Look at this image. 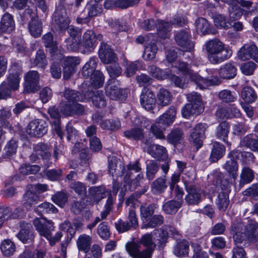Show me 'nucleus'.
<instances>
[{"instance_id": "obj_1", "label": "nucleus", "mask_w": 258, "mask_h": 258, "mask_svg": "<svg viewBox=\"0 0 258 258\" xmlns=\"http://www.w3.org/2000/svg\"><path fill=\"white\" fill-rule=\"evenodd\" d=\"M243 225L241 223H233L231 227V233L236 243L245 245L247 241L254 242L258 240V225L254 220H249L245 226L244 232H241Z\"/></svg>"}, {"instance_id": "obj_2", "label": "nucleus", "mask_w": 258, "mask_h": 258, "mask_svg": "<svg viewBox=\"0 0 258 258\" xmlns=\"http://www.w3.org/2000/svg\"><path fill=\"white\" fill-rule=\"evenodd\" d=\"M206 50L209 60L213 64L220 63L229 59L232 51L218 39L208 41L206 44Z\"/></svg>"}, {"instance_id": "obj_3", "label": "nucleus", "mask_w": 258, "mask_h": 258, "mask_svg": "<svg viewBox=\"0 0 258 258\" xmlns=\"http://www.w3.org/2000/svg\"><path fill=\"white\" fill-rule=\"evenodd\" d=\"M184 184L187 192L184 198L186 203L189 205H198L202 199L200 189L196 186L192 179H184Z\"/></svg>"}, {"instance_id": "obj_4", "label": "nucleus", "mask_w": 258, "mask_h": 258, "mask_svg": "<svg viewBox=\"0 0 258 258\" xmlns=\"http://www.w3.org/2000/svg\"><path fill=\"white\" fill-rule=\"evenodd\" d=\"M105 93L107 96L112 100L124 101L127 95L125 90L120 88L119 83L117 80L109 79L108 84L105 88Z\"/></svg>"}, {"instance_id": "obj_5", "label": "nucleus", "mask_w": 258, "mask_h": 258, "mask_svg": "<svg viewBox=\"0 0 258 258\" xmlns=\"http://www.w3.org/2000/svg\"><path fill=\"white\" fill-rule=\"evenodd\" d=\"M208 126L206 123H199L193 128L189 137V141L197 149L199 150L203 145L205 139V132Z\"/></svg>"}, {"instance_id": "obj_6", "label": "nucleus", "mask_w": 258, "mask_h": 258, "mask_svg": "<svg viewBox=\"0 0 258 258\" xmlns=\"http://www.w3.org/2000/svg\"><path fill=\"white\" fill-rule=\"evenodd\" d=\"M48 125L43 119H35L30 121L26 127V133L31 137L40 138L47 132Z\"/></svg>"}, {"instance_id": "obj_7", "label": "nucleus", "mask_w": 258, "mask_h": 258, "mask_svg": "<svg viewBox=\"0 0 258 258\" xmlns=\"http://www.w3.org/2000/svg\"><path fill=\"white\" fill-rule=\"evenodd\" d=\"M33 225L39 234L45 238H50L52 232L54 230L53 223L45 218H36L33 220Z\"/></svg>"}, {"instance_id": "obj_8", "label": "nucleus", "mask_w": 258, "mask_h": 258, "mask_svg": "<svg viewBox=\"0 0 258 258\" xmlns=\"http://www.w3.org/2000/svg\"><path fill=\"white\" fill-rule=\"evenodd\" d=\"M60 111L65 116H80L85 113V107L78 102L69 104L66 101H61L59 103Z\"/></svg>"}, {"instance_id": "obj_9", "label": "nucleus", "mask_w": 258, "mask_h": 258, "mask_svg": "<svg viewBox=\"0 0 258 258\" xmlns=\"http://www.w3.org/2000/svg\"><path fill=\"white\" fill-rule=\"evenodd\" d=\"M142 147L145 151L154 158L160 160L167 157V150L165 147L158 145L152 144L149 140L143 141Z\"/></svg>"}, {"instance_id": "obj_10", "label": "nucleus", "mask_w": 258, "mask_h": 258, "mask_svg": "<svg viewBox=\"0 0 258 258\" xmlns=\"http://www.w3.org/2000/svg\"><path fill=\"white\" fill-rule=\"evenodd\" d=\"M190 33L185 30H180L174 34V40L177 45L180 46L183 51H190L194 47L191 40Z\"/></svg>"}, {"instance_id": "obj_11", "label": "nucleus", "mask_w": 258, "mask_h": 258, "mask_svg": "<svg viewBox=\"0 0 258 258\" xmlns=\"http://www.w3.org/2000/svg\"><path fill=\"white\" fill-rule=\"evenodd\" d=\"M125 247L129 254L133 258H151L153 252L152 248H146L141 251V244L135 242L127 243Z\"/></svg>"}, {"instance_id": "obj_12", "label": "nucleus", "mask_w": 258, "mask_h": 258, "mask_svg": "<svg viewBox=\"0 0 258 258\" xmlns=\"http://www.w3.org/2000/svg\"><path fill=\"white\" fill-rule=\"evenodd\" d=\"M40 76L37 71H30L25 76V90L28 93L35 92L39 87Z\"/></svg>"}, {"instance_id": "obj_13", "label": "nucleus", "mask_w": 258, "mask_h": 258, "mask_svg": "<svg viewBox=\"0 0 258 258\" xmlns=\"http://www.w3.org/2000/svg\"><path fill=\"white\" fill-rule=\"evenodd\" d=\"M98 54L101 61L104 64L113 63L117 60V57L113 50L104 42L101 43Z\"/></svg>"}, {"instance_id": "obj_14", "label": "nucleus", "mask_w": 258, "mask_h": 258, "mask_svg": "<svg viewBox=\"0 0 258 258\" xmlns=\"http://www.w3.org/2000/svg\"><path fill=\"white\" fill-rule=\"evenodd\" d=\"M215 25L218 28L227 29L233 27L236 31H241L243 29L241 22H235L231 17H214Z\"/></svg>"}, {"instance_id": "obj_15", "label": "nucleus", "mask_w": 258, "mask_h": 258, "mask_svg": "<svg viewBox=\"0 0 258 258\" xmlns=\"http://www.w3.org/2000/svg\"><path fill=\"white\" fill-rule=\"evenodd\" d=\"M241 114L239 109L234 105H231L227 107L218 109L216 113V116L219 121H221L226 118H238L240 117Z\"/></svg>"}, {"instance_id": "obj_16", "label": "nucleus", "mask_w": 258, "mask_h": 258, "mask_svg": "<svg viewBox=\"0 0 258 258\" xmlns=\"http://www.w3.org/2000/svg\"><path fill=\"white\" fill-rule=\"evenodd\" d=\"M96 34L92 30H87L83 35L80 46L82 47L83 53H89L93 51L95 47Z\"/></svg>"}, {"instance_id": "obj_17", "label": "nucleus", "mask_w": 258, "mask_h": 258, "mask_svg": "<svg viewBox=\"0 0 258 258\" xmlns=\"http://www.w3.org/2000/svg\"><path fill=\"white\" fill-rule=\"evenodd\" d=\"M238 56L243 61L252 58L258 63V48L254 44L244 45L239 50Z\"/></svg>"}, {"instance_id": "obj_18", "label": "nucleus", "mask_w": 258, "mask_h": 258, "mask_svg": "<svg viewBox=\"0 0 258 258\" xmlns=\"http://www.w3.org/2000/svg\"><path fill=\"white\" fill-rule=\"evenodd\" d=\"M140 103L146 110H152L156 105V98L153 92L149 89H144L140 95Z\"/></svg>"}, {"instance_id": "obj_19", "label": "nucleus", "mask_w": 258, "mask_h": 258, "mask_svg": "<svg viewBox=\"0 0 258 258\" xmlns=\"http://www.w3.org/2000/svg\"><path fill=\"white\" fill-rule=\"evenodd\" d=\"M48 112L51 118V123L55 133L60 139H62L64 134L60 126V115L58 109L54 106L50 107L48 109Z\"/></svg>"}, {"instance_id": "obj_20", "label": "nucleus", "mask_w": 258, "mask_h": 258, "mask_svg": "<svg viewBox=\"0 0 258 258\" xmlns=\"http://www.w3.org/2000/svg\"><path fill=\"white\" fill-rule=\"evenodd\" d=\"M20 230L16 235L17 238L23 243L32 242L34 235L31 225L23 222L20 224Z\"/></svg>"}, {"instance_id": "obj_21", "label": "nucleus", "mask_w": 258, "mask_h": 258, "mask_svg": "<svg viewBox=\"0 0 258 258\" xmlns=\"http://www.w3.org/2000/svg\"><path fill=\"white\" fill-rule=\"evenodd\" d=\"M42 41L44 46L49 49L50 53L54 57V59H60L61 58V54L59 53L57 44L55 41H53V35L51 33H48L44 35L42 37Z\"/></svg>"}, {"instance_id": "obj_22", "label": "nucleus", "mask_w": 258, "mask_h": 258, "mask_svg": "<svg viewBox=\"0 0 258 258\" xmlns=\"http://www.w3.org/2000/svg\"><path fill=\"white\" fill-rule=\"evenodd\" d=\"M64 100L61 101H66L69 104H73L78 102H83L86 99L85 96L81 94L80 92L71 89H66L63 93Z\"/></svg>"}, {"instance_id": "obj_23", "label": "nucleus", "mask_w": 258, "mask_h": 258, "mask_svg": "<svg viewBox=\"0 0 258 258\" xmlns=\"http://www.w3.org/2000/svg\"><path fill=\"white\" fill-rule=\"evenodd\" d=\"M221 121L216 128L215 136L217 139L222 141L228 146H230L231 144L228 141L230 125L225 121H223L222 120Z\"/></svg>"}, {"instance_id": "obj_24", "label": "nucleus", "mask_w": 258, "mask_h": 258, "mask_svg": "<svg viewBox=\"0 0 258 258\" xmlns=\"http://www.w3.org/2000/svg\"><path fill=\"white\" fill-rule=\"evenodd\" d=\"M190 79L201 89H206L209 86L217 85L220 83V82L217 79H215L216 80V81L214 80V78L210 80L206 79L201 77L197 73L195 72L190 77Z\"/></svg>"}, {"instance_id": "obj_25", "label": "nucleus", "mask_w": 258, "mask_h": 258, "mask_svg": "<svg viewBox=\"0 0 258 258\" xmlns=\"http://www.w3.org/2000/svg\"><path fill=\"white\" fill-rule=\"evenodd\" d=\"M168 142L176 146L182 143L184 140V133L182 129L176 127L173 128L167 136Z\"/></svg>"}, {"instance_id": "obj_26", "label": "nucleus", "mask_w": 258, "mask_h": 258, "mask_svg": "<svg viewBox=\"0 0 258 258\" xmlns=\"http://www.w3.org/2000/svg\"><path fill=\"white\" fill-rule=\"evenodd\" d=\"M34 151L38 155L40 156L42 159L44 161L45 167L49 166L48 161L51 157V153L49 151V147L47 144L43 143H39L34 146Z\"/></svg>"}, {"instance_id": "obj_27", "label": "nucleus", "mask_w": 258, "mask_h": 258, "mask_svg": "<svg viewBox=\"0 0 258 258\" xmlns=\"http://www.w3.org/2000/svg\"><path fill=\"white\" fill-rule=\"evenodd\" d=\"M228 157L239 159L246 164L253 163L254 158L252 153L250 152H242L239 150L231 151L228 154Z\"/></svg>"}, {"instance_id": "obj_28", "label": "nucleus", "mask_w": 258, "mask_h": 258, "mask_svg": "<svg viewBox=\"0 0 258 258\" xmlns=\"http://www.w3.org/2000/svg\"><path fill=\"white\" fill-rule=\"evenodd\" d=\"M98 58L92 57L87 61L82 68L81 75L85 79L90 78L96 71Z\"/></svg>"}, {"instance_id": "obj_29", "label": "nucleus", "mask_w": 258, "mask_h": 258, "mask_svg": "<svg viewBox=\"0 0 258 258\" xmlns=\"http://www.w3.org/2000/svg\"><path fill=\"white\" fill-rule=\"evenodd\" d=\"M92 242V238L90 236L83 234L79 236L76 244L79 251L87 253L89 251Z\"/></svg>"}, {"instance_id": "obj_30", "label": "nucleus", "mask_w": 258, "mask_h": 258, "mask_svg": "<svg viewBox=\"0 0 258 258\" xmlns=\"http://www.w3.org/2000/svg\"><path fill=\"white\" fill-rule=\"evenodd\" d=\"M176 113V111L174 107L170 108L165 113L157 118L156 121L166 127L172 123Z\"/></svg>"}, {"instance_id": "obj_31", "label": "nucleus", "mask_w": 258, "mask_h": 258, "mask_svg": "<svg viewBox=\"0 0 258 258\" xmlns=\"http://www.w3.org/2000/svg\"><path fill=\"white\" fill-rule=\"evenodd\" d=\"M167 187L165 175L157 178L152 183L151 186L152 192L157 195L163 193Z\"/></svg>"}, {"instance_id": "obj_32", "label": "nucleus", "mask_w": 258, "mask_h": 258, "mask_svg": "<svg viewBox=\"0 0 258 258\" xmlns=\"http://www.w3.org/2000/svg\"><path fill=\"white\" fill-rule=\"evenodd\" d=\"M225 148L224 146L219 142L213 143V147L210 157L212 162H217L225 154Z\"/></svg>"}, {"instance_id": "obj_33", "label": "nucleus", "mask_w": 258, "mask_h": 258, "mask_svg": "<svg viewBox=\"0 0 258 258\" xmlns=\"http://www.w3.org/2000/svg\"><path fill=\"white\" fill-rule=\"evenodd\" d=\"M158 206L156 204H151L147 206H142L140 207V216L142 224L146 223L153 216L155 210Z\"/></svg>"}, {"instance_id": "obj_34", "label": "nucleus", "mask_w": 258, "mask_h": 258, "mask_svg": "<svg viewBox=\"0 0 258 258\" xmlns=\"http://www.w3.org/2000/svg\"><path fill=\"white\" fill-rule=\"evenodd\" d=\"M229 160L226 161L223 166V168L228 172L229 176L232 177L234 179L237 178L238 176V165L236 158L231 157H228Z\"/></svg>"}, {"instance_id": "obj_35", "label": "nucleus", "mask_w": 258, "mask_h": 258, "mask_svg": "<svg viewBox=\"0 0 258 258\" xmlns=\"http://www.w3.org/2000/svg\"><path fill=\"white\" fill-rule=\"evenodd\" d=\"M29 189L24 195L23 198V204L27 209H30L32 206L37 204L39 201V196L35 192Z\"/></svg>"}, {"instance_id": "obj_36", "label": "nucleus", "mask_w": 258, "mask_h": 258, "mask_svg": "<svg viewBox=\"0 0 258 258\" xmlns=\"http://www.w3.org/2000/svg\"><path fill=\"white\" fill-rule=\"evenodd\" d=\"M157 29L159 37L162 39L168 38L171 30V24L162 20H158Z\"/></svg>"}, {"instance_id": "obj_37", "label": "nucleus", "mask_w": 258, "mask_h": 258, "mask_svg": "<svg viewBox=\"0 0 258 258\" xmlns=\"http://www.w3.org/2000/svg\"><path fill=\"white\" fill-rule=\"evenodd\" d=\"M19 209H16L12 212L9 207L0 206V221L3 222L10 219H17L19 217Z\"/></svg>"}, {"instance_id": "obj_38", "label": "nucleus", "mask_w": 258, "mask_h": 258, "mask_svg": "<svg viewBox=\"0 0 258 258\" xmlns=\"http://www.w3.org/2000/svg\"><path fill=\"white\" fill-rule=\"evenodd\" d=\"M17 148V142L13 139L10 140L8 142L4 149L3 158L7 160L13 158L16 154Z\"/></svg>"}, {"instance_id": "obj_39", "label": "nucleus", "mask_w": 258, "mask_h": 258, "mask_svg": "<svg viewBox=\"0 0 258 258\" xmlns=\"http://www.w3.org/2000/svg\"><path fill=\"white\" fill-rule=\"evenodd\" d=\"M29 31L33 37L40 36L42 31V24L38 17H32L29 24Z\"/></svg>"}, {"instance_id": "obj_40", "label": "nucleus", "mask_w": 258, "mask_h": 258, "mask_svg": "<svg viewBox=\"0 0 258 258\" xmlns=\"http://www.w3.org/2000/svg\"><path fill=\"white\" fill-rule=\"evenodd\" d=\"M34 211L43 218V214H55L58 212V210L52 204L45 202L35 208Z\"/></svg>"}, {"instance_id": "obj_41", "label": "nucleus", "mask_w": 258, "mask_h": 258, "mask_svg": "<svg viewBox=\"0 0 258 258\" xmlns=\"http://www.w3.org/2000/svg\"><path fill=\"white\" fill-rule=\"evenodd\" d=\"M219 73L223 79H231L236 76V69L232 64L227 63L220 68Z\"/></svg>"}, {"instance_id": "obj_42", "label": "nucleus", "mask_w": 258, "mask_h": 258, "mask_svg": "<svg viewBox=\"0 0 258 258\" xmlns=\"http://www.w3.org/2000/svg\"><path fill=\"white\" fill-rule=\"evenodd\" d=\"M241 145L253 151L258 152V138L255 135L249 134L245 136L241 141Z\"/></svg>"}, {"instance_id": "obj_43", "label": "nucleus", "mask_w": 258, "mask_h": 258, "mask_svg": "<svg viewBox=\"0 0 258 258\" xmlns=\"http://www.w3.org/2000/svg\"><path fill=\"white\" fill-rule=\"evenodd\" d=\"M254 177V173L253 170L249 167H243L240 175V186L249 183L253 180Z\"/></svg>"}, {"instance_id": "obj_44", "label": "nucleus", "mask_w": 258, "mask_h": 258, "mask_svg": "<svg viewBox=\"0 0 258 258\" xmlns=\"http://www.w3.org/2000/svg\"><path fill=\"white\" fill-rule=\"evenodd\" d=\"M157 104L162 107L168 105L172 99L171 93L164 88L160 89L157 95Z\"/></svg>"}, {"instance_id": "obj_45", "label": "nucleus", "mask_w": 258, "mask_h": 258, "mask_svg": "<svg viewBox=\"0 0 258 258\" xmlns=\"http://www.w3.org/2000/svg\"><path fill=\"white\" fill-rule=\"evenodd\" d=\"M197 32L201 35H205L208 33L210 29V24L205 17H198L195 23Z\"/></svg>"}, {"instance_id": "obj_46", "label": "nucleus", "mask_w": 258, "mask_h": 258, "mask_svg": "<svg viewBox=\"0 0 258 258\" xmlns=\"http://www.w3.org/2000/svg\"><path fill=\"white\" fill-rule=\"evenodd\" d=\"M189 251L188 242L184 240L177 241L173 249V253L177 256H185L187 255Z\"/></svg>"}, {"instance_id": "obj_47", "label": "nucleus", "mask_w": 258, "mask_h": 258, "mask_svg": "<svg viewBox=\"0 0 258 258\" xmlns=\"http://www.w3.org/2000/svg\"><path fill=\"white\" fill-rule=\"evenodd\" d=\"M68 194L66 190H62L56 192L52 195L51 199L52 202L60 208H63L68 201Z\"/></svg>"}, {"instance_id": "obj_48", "label": "nucleus", "mask_w": 258, "mask_h": 258, "mask_svg": "<svg viewBox=\"0 0 258 258\" xmlns=\"http://www.w3.org/2000/svg\"><path fill=\"white\" fill-rule=\"evenodd\" d=\"M147 70L153 78L158 80H164L169 77V72L163 71L155 65L148 66Z\"/></svg>"}, {"instance_id": "obj_49", "label": "nucleus", "mask_w": 258, "mask_h": 258, "mask_svg": "<svg viewBox=\"0 0 258 258\" xmlns=\"http://www.w3.org/2000/svg\"><path fill=\"white\" fill-rule=\"evenodd\" d=\"M203 111V107L187 103L182 108L181 112L184 117L188 118L191 115H198Z\"/></svg>"}, {"instance_id": "obj_50", "label": "nucleus", "mask_w": 258, "mask_h": 258, "mask_svg": "<svg viewBox=\"0 0 258 258\" xmlns=\"http://www.w3.org/2000/svg\"><path fill=\"white\" fill-rule=\"evenodd\" d=\"M153 232L155 235L154 240L157 242L158 246L159 247L164 246L168 237L167 231L162 228H158L154 230Z\"/></svg>"}, {"instance_id": "obj_51", "label": "nucleus", "mask_w": 258, "mask_h": 258, "mask_svg": "<svg viewBox=\"0 0 258 258\" xmlns=\"http://www.w3.org/2000/svg\"><path fill=\"white\" fill-rule=\"evenodd\" d=\"M164 218L161 215H154L145 224H142L141 229L154 228L163 223Z\"/></svg>"}, {"instance_id": "obj_52", "label": "nucleus", "mask_w": 258, "mask_h": 258, "mask_svg": "<svg viewBox=\"0 0 258 258\" xmlns=\"http://www.w3.org/2000/svg\"><path fill=\"white\" fill-rule=\"evenodd\" d=\"M106 189L103 186H94L89 189V194L92 199L98 203L105 196Z\"/></svg>"}, {"instance_id": "obj_53", "label": "nucleus", "mask_w": 258, "mask_h": 258, "mask_svg": "<svg viewBox=\"0 0 258 258\" xmlns=\"http://www.w3.org/2000/svg\"><path fill=\"white\" fill-rule=\"evenodd\" d=\"M181 204L180 202L175 200H171L164 203L162 206V210L167 214H173L176 213L181 207Z\"/></svg>"}, {"instance_id": "obj_54", "label": "nucleus", "mask_w": 258, "mask_h": 258, "mask_svg": "<svg viewBox=\"0 0 258 258\" xmlns=\"http://www.w3.org/2000/svg\"><path fill=\"white\" fill-rule=\"evenodd\" d=\"M3 254L7 256L12 255L16 251V246L14 243L9 239L4 240L1 246Z\"/></svg>"}, {"instance_id": "obj_55", "label": "nucleus", "mask_w": 258, "mask_h": 258, "mask_svg": "<svg viewBox=\"0 0 258 258\" xmlns=\"http://www.w3.org/2000/svg\"><path fill=\"white\" fill-rule=\"evenodd\" d=\"M32 67H44L47 64V60L44 52L42 49H39L37 52L35 57L31 59Z\"/></svg>"}, {"instance_id": "obj_56", "label": "nucleus", "mask_w": 258, "mask_h": 258, "mask_svg": "<svg viewBox=\"0 0 258 258\" xmlns=\"http://www.w3.org/2000/svg\"><path fill=\"white\" fill-rule=\"evenodd\" d=\"M232 3L229 5V11L230 15L232 16H242V15H248L249 14L246 10L241 9L236 4L237 0H231Z\"/></svg>"}, {"instance_id": "obj_57", "label": "nucleus", "mask_w": 258, "mask_h": 258, "mask_svg": "<svg viewBox=\"0 0 258 258\" xmlns=\"http://www.w3.org/2000/svg\"><path fill=\"white\" fill-rule=\"evenodd\" d=\"M121 126V123L118 119L105 120L100 122V127L105 130L114 131L118 130Z\"/></svg>"}, {"instance_id": "obj_58", "label": "nucleus", "mask_w": 258, "mask_h": 258, "mask_svg": "<svg viewBox=\"0 0 258 258\" xmlns=\"http://www.w3.org/2000/svg\"><path fill=\"white\" fill-rule=\"evenodd\" d=\"M241 96L243 99L248 103L254 102L256 98L254 90L250 87L246 86L243 88L241 91Z\"/></svg>"}, {"instance_id": "obj_59", "label": "nucleus", "mask_w": 258, "mask_h": 258, "mask_svg": "<svg viewBox=\"0 0 258 258\" xmlns=\"http://www.w3.org/2000/svg\"><path fill=\"white\" fill-rule=\"evenodd\" d=\"M157 50V45L155 43H151L145 47L143 57L145 60H151L155 58Z\"/></svg>"}, {"instance_id": "obj_60", "label": "nucleus", "mask_w": 258, "mask_h": 258, "mask_svg": "<svg viewBox=\"0 0 258 258\" xmlns=\"http://www.w3.org/2000/svg\"><path fill=\"white\" fill-rule=\"evenodd\" d=\"M159 169L158 164L154 161H151L146 166V175L147 178L149 180H153L156 176Z\"/></svg>"}, {"instance_id": "obj_61", "label": "nucleus", "mask_w": 258, "mask_h": 258, "mask_svg": "<svg viewBox=\"0 0 258 258\" xmlns=\"http://www.w3.org/2000/svg\"><path fill=\"white\" fill-rule=\"evenodd\" d=\"M124 136L130 139L141 140L144 136L143 130L140 127L133 128L123 133Z\"/></svg>"}, {"instance_id": "obj_62", "label": "nucleus", "mask_w": 258, "mask_h": 258, "mask_svg": "<svg viewBox=\"0 0 258 258\" xmlns=\"http://www.w3.org/2000/svg\"><path fill=\"white\" fill-rule=\"evenodd\" d=\"M228 194L222 191L219 193L216 202L218 208L220 210L225 211L229 205Z\"/></svg>"}, {"instance_id": "obj_63", "label": "nucleus", "mask_w": 258, "mask_h": 258, "mask_svg": "<svg viewBox=\"0 0 258 258\" xmlns=\"http://www.w3.org/2000/svg\"><path fill=\"white\" fill-rule=\"evenodd\" d=\"M93 104L98 108H102L106 106V101L102 92L97 91L92 96Z\"/></svg>"}, {"instance_id": "obj_64", "label": "nucleus", "mask_w": 258, "mask_h": 258, "mask_svg": "<svg viewBox=\"0 0 258 258\" xmlns=\"http://www.w3.org/2000/svg\"><path fill=\"white\" fill-rule=\"evenodd\" d=\"M218 96L220 99L225 103L234 102L236 99V95L235 92H232L227 89L220 91Z\"/></svg>"}]
</instances>
